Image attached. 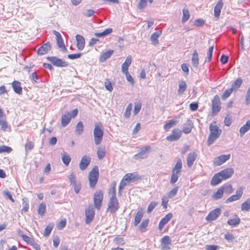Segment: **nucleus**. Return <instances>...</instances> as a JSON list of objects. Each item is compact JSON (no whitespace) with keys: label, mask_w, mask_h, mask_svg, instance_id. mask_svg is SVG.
<instances>
[{"label":"nucleus","mask_w":250,"mask_h":250,"mask_svg":"<svg viewBox=\"0 0 250 250\" xmlns=\"http://www.w3.org/2000/svg\"><path fill=\"white\" fill-rule=\"evenodd\" d=\"M61 156L63 163L66 166H68L71 160L70 156L65 152L62 153Z\"/></svg>","instance_id":"obj_32"},{"label":"nucleus","mask_w":250,"mask_h":250,"mask_svg":"<svg viewBox=\"0 0 250 250\" xmlns=\"http://www.w3.org/2000/svg\"><path fill=\"white\" fill-rule=\"evenodd\" d=\"M221 210L219 208H216L209 212L206 216V220L208 221H212L216 220L220 215Z\"/></svg>","instance_id":"obj_9"},{"label":"nucleus","mask_w":250,"mask_h":250,"mask_svg":"<svg viewBox=\"0 0 250 250\" xmlns=\"http://www.w3.org/2000/svg\"><path fill=\"white\" fill-rule=\"evenodd\" d=\"M223 189L220 187L216 192L212 195L211 197L214 200H218L223 197Z\"/></svg>","instance_id":"obj_34"},{"label":"nucleus","mask_w":250,"mask_h":250,"mask_svg":"<svg viewBox=\"0 0 250 250\" xmlns=\"http://www.w3.org/2000/svg\"><path fill=\"white\" fill-rule=\"evenodd\" d=\"M127 81L129 82L132 85L134 83V81L131 75L128 73H125Z\"/></svg>","instance_id":"obj_63"},{"label":"nucleus","mask_w":250,"mask_h":250,"mask_svg":"<svg viewBox=\"0 0 250 250\" xmlns=\"http://www.w3.org/2000/svg\"><path fill=\"white\" fill-rule=\"evenodd\" d=\"M213 50V46H211L209 47L208 50L207 52V57L206 61L207 62H210L212 59V53Z\"/></svg>","instance_id":"obj_48"},{"label":"nucleus","mask_w":250,"mask_h":250,"mask_svg":"<svg viewBox=\"0 0 250 250\" xmlns=\"http://www.w3.org/2000/svg\"><path fill=\"white\" fill-rule=\"evenodd\" d=\"M151 147L149 146L140 148L138 153L134 155L133 158L136 160L144 159L147 158Z\"/></svg>","instance_id":"obj_5"},{"label":"nucleus","mask_w":250,"mask_h":250,"mask_svg":"<svg viewBox=\"0 0 250 250\" xmlns=\"http://www.w3.org/2000/svg\"><path fill=\"white\" fill-rule=\"evenodd\" d=\"M83 131V125L82 122H79L76 127L75 132L78 135H81Z\"/></svg>","instance_id":"obj_37"},{"label":"nucleus","mask_w":250,"mask_h":250,"mask_svg":"<svg viewBox=\"0 0 250 250\" xmlns=\"http://www.w3.org/2000/svg\"><path fill=\"white\" fill-rule=\"evenodd\" d=\"M172 217V213H169L163 218L159 223V229L160 230H162L164 226L170 220Z\"/></svg>","instance_id":"obj_18"},{"label":"nucleus","mask_w":250,"mask_h":250,"mask_svg":"<svg viewBox=\"0 0 250 250\" xmlns=\"http://www.w3.org/2000/svg\"><path fill=\"white\" fill-rule=\"evenodd\" d=\"M47 59L50 62L54 65L57 67H65L67 66L68 63L65 61L61 59L56 57H48Z\"/></svg>","instance_id":"obj_8"},{"label":"nucleus","mask_w":250,"mask_h":250,"mask_svg":"<svg viewBox=\"0 0 250 250\" xmlns=\"http://www.w3.org/2000/svg\"><path fill=\"white\" fill-rule=\"evenodd\" d=\"M34 147V144L32 142H28L25 145L26 151L32 150Z\"/></svg>","instance_id":"obj_61"},{"label":"nucleus","mask_w":250,"mask_h":250,"mask_svg":"<svg viewBox=\"0 0 250 250\" xmlns=\"http://www.w3.org/2000/svg\"><path fill=\"white\" fill-rule=\"evenodd\" d=\"M132 57L131 55H128L126 58L125 62L122 65V72L125 74L128 72V67L131 63Z\"/></svg>","instance_id":"obj_20"},{"label":"nucleus","mask_w":250,"mask_h":250,"mask_svg":"<svg viewBox=\"0 0 250 250\" xmlns=\"http://www.w3.org/2000/svg\"><path fill=\"white\" fill-rule=\"evenodd\" d=\"M157 205V203H156L155 202H150V203L149 204V205L147 207V212L148 213H150V212H151Z\"/></svg>","instance_id":"obj_52"},{"label":"nucleus","mask_w":250,"mask_h":250,"mask_svg":"<svg viewBox=\"0 0 250 250\" xmlns=\"http://www.w3.org/2000/svg\"><path fill=\"white\" fill-rule=\"evenodd\" d=\"M221 109V102L219 96L216 95L212 100V114L216 115Z\"/></svg>","instance_id":"obj_6"},{"label":"nucleus","mask_w":250,"mask_h":250,"mask_svg":"<svg viewBox=\"0 0 250 250\" xmlns=\"http://www.w3.org/2000/svg\"><path fill=\"white\" fill-rule=\"evenodd\" d=\"M223 180H226L230 178L234 173L233 168H227L219 172Z\"/></svg>","instance_id":"obj_17"},{"label":"nucleus","mask_w":250,"mask_h":250,"mask_svg":"<svg viewBox=\"0 0 250 250\" xmlns=\"http://www.w3.org/2000/svg\"><path fill=\"white\" fill-rule=\"evenodd\" d=\"M54 225L53 224H49L45 229L44 231V235L45 236H48L53 229Z\"/></svg>","instance_id":"obj_47"},{"label":"nucleus","mask_w":250,"mask_h":250,"mask_svg":"<svg viewBox=\"0 0 250 250\" xmlns=\"http://www.w3.org/2000/svg\"><path fill=\"white\" fill-rule=\"evenodd\" d=\"M97 153L98 158L102 159L105 155V147L104 146L98 147Z\"/></svg>","instance_id":"obj_38"},{"label":"nucleus","mask_w":250,"mask_h":250,"mask_svg":"<svg viewBox=\"0 0 250 250\" xmlns=\"http://www.w3.org/2000/svg\"><path fill=\"white\" fill-rule=\"evenodd\" d=\"M183 15L182 17V21L183 23H184L186 21H187L190 17V14L187 8L183 9Z\"/></svg>","instance_id":"obj_40"},{"label":"nucleus","mask_w":250,"mask_h":250,"mask_svg":"<svg viewBox=\"0 0 250 250\" xmlns=\"http://www.w3.org/2000/svg\"><path fill=\"white\" fill-rule=\"evenodd\" d=\"M112 32V28H107L101 33H96L94 35L97 37H102L107 36Z\"/></svg>","instance_id":"obj_39"},{"label":"nucleus","mask_w":250,"mask_h":250,"mask_svg":"<svg viewBox=\"0 0 250 250\" xmlns=\"http://www.w3.org/2000/svg\"><path fill=\"white\" fill-rule=\"evenodd\" d=\"M91 162V158L87 155L83 156L79 164V167L82 170H85Z\"/></svg>","instance_id":"obj_15"},{"label":"nucleus","mask_w":250,"mask_h":250,"mask_svg":"<svg viewBox=\"0 0 250 250\" xmlns=\"http://www.w3.org/2000/svg\"><path fill=\"white\" fill-rule=\"evenodd\" d=\"M219 246L214 245H206L205 247L206 250H217Z\"/></svg>","instance_id":"obj_60"},{"label":"nucleus","mask_w":250,"mask_h":250,"mask_svg":"<svg viewBox=\"0 0 250 250\" xmlns=\"http://www.w3.org/2000/svg\"><path fill=\"white\" fill-rule=\"evenodd\" d=\"M76 175H75V174L73 172H72L69 175V176L68 177V179L69 180V182L71 183V184H72V185L77 182V181H76Z\"/></svg>","instance_id":"obj_58"},{"label":"nucleus","mask_w":250,"mask_h":250,"mask_svg":"<svg viewBox=\"0 0 250 250\" xmlns=\"http://www.w3.org/2000/svg\"><path fill=\"white\" fill-rule=\"evenodd\" d=\"M57 42L58 46L62 48L63 51H67V49L65 46L62 39H60V40H58Z\"/></svg>","instance_id":"obj_53"},{"label":"nucleus","mask_w":250,"mask_h":250,"mask_svg":"<svg viewBox=\"0 0 250 250\" xmlns=\"http://www.w3.org/2000/svg\"><path fill=\"white\" fill-rule=\"evenodd\" d=\"M233 91L232 88L228 89L225 91L223 95H222V99L223 100H226L232 93Z\"/></svg>","instance_id":"obj_49"},{"label":"nucleus","mask_w":250,"mask_h":250,"mask_svg":"<svg viewBox=\"0 0 250 250\" xmlns=\"http://www.w3.org/2000/svg\"><path fill=\"white\" fill-rule=\"evenodd\" d=\"M114 51L113 50H109L103 53L100 57V61L102 62H105L107 59L109 58L113 54Z\"/></svg>","instance_id":"obj_31"},{"label":"nucleus","mask_w":250,"mask_h":250,"mask_svg":"<svg viewBox=\"0 0 250 250\" xmlns=\"http://www.w3.org/2000/svg\"><path fill=\"white\" fill-rule=\"evenodd\" d=\"M222 180H223V179L220 173L218 172L213 176L210 182V184L212 186H215L220 184Z\"/></svg>","instance_id":"obj_26"},{"label":"nucleus","mask_w":250,"mask_h":250,"mask_svg":"<svg viewBox=\"0 0 250 250\" xmlns=\"http://www.w3.org/2000/svg\"><path fill=\"white\" fill-rule=\"evenodd\" d=\"M243 194V188H239L236 191V194L233 195L228 198L225 203L226 204L229 203L230 202L238 200L242 197Z\"/></svg>","instance_id":"obj_14"},{"label":"nucleus","mask_w":250,"mask_h":250,"mask_svg":"<svg viewBox=\"0 0 250 250\" xmlns=\"http://www.w3.org/2000/svg\"><path fill=\"white\" fill-rule=\"evenodd\" d=\"M210 134L208 137L207 144L208 146L212 145L222 133V130L215 124H211L209 125Z\"/></svg>","instance_id":"obj_1"},{"label":"nucleus","mask_w":250,"mask_h":250,"mask_svg":"<svg viewBox=\"0 0 250 250\" xmlns=\"http://www.w3.org/2000/svg\"><path fill=\"white\" fill-rule=\"evenodd\" d=\"M72 185H73V186L74 187V189L75 192L76 193H78L81 189V186L80 183L79 182H77Z\"/></svg>","instance_id":"obj_56"},{"label":"nucleus","mask_w":250,"mask_h":250,"mask_svg":"<svg viewBox=\"0 0 250 250\" xmlns=\"http://www.w3.org/2000/svg\"><path fill=\"white\" fill-rule=\"evenodd\" d=\"M230 154L221 155L215 158L213 161V165L216 166H219L226 162L230 158Z\"/></svg>","instance_id":"obj_13"},{"label":"nucleus","mask_w":250,"mask_h":250,"mask_svg":"<svg viewBox=\"0 0 250 250\" xmlns=\"http://www.w3.org/2000/svg\"><path fill=\"white\" fill-rule=\"evenodd\" d=\"M179 88L178 90V92L179 94H182L187 89V84L185 81H182L179 82Z\"/></svg>","instance_id":"obj_35"},{"label":"nucleus","mask_w":250,"mask_h":250,"mask_svg":"<svg viewBox=\"0 0 250 250\" xmlns=\"http://www.w3.org/2000/svg\"><path fill=\"white\" fill-rule=\"evenodd\" d=\"M119 208V202L117 197H111L108 204L107 209L110 213L116 212Z\"/></svg>","instance_id":"obj_7"},{"label":"nucleus","mask_w":250,"mask_h":250,"mask_svg":"<svg viewBox=\"0 0 250 250\" xmlns=\"http://www.w3.org/2000/svg\"><path fill=\"white\" fill-rule=\"evenodd\" d=\"M240 222V220L239 218L236 215L233 218L229 219L228 220V224L232 227H236L239 224Z\"/></svg>","instance_id":"obj_33"},{"label":"nucleus","mask_w":250,"mask_h":250,"mask_svg":"<svg viewBox=\"0 0 250 250\" xmlns=\"http://www.w3.org/2000/svg\"><path fill=\"white\" fill-rule=\"evenodd\" d=\"M223 189V192L228 194H231L233 192V188L230 185H226L221 187Z\"/></svg>","instance_id":"obj_44"},{"label":"nucleus","mask_w":250,"mask_h":250,"mask_svg":"<svg viewBox=\"0 0 250 250\" xmlns=\"http://www.w3.org/2000/svg\"><path fill=\"white\" fill-rule=\"evenodd\" d=\"M182 167V160L181 159H179L177 161V163L175 164V165L173 169L181 172Z\"/></svg>","instance_id":"obj_51"},{"label":"nucleus","mask_w":250,"mask_h":250,"mask_svg":"<svg viewBox=\"0 0 250 250\" xmlns=\"http://www.w3.org/2000/svg\"><path fill=\"white\" fill-rule=\"evenodd\" d=\"M250 103V87L248 89L246 96V104L248 105Z\"/></svg>","instance_id":"obj_64"},{"label":"nucleus","mask_w":250,"mask_h":250,"mask_svg":"<svg viewBox=\"0 0 250 250\" xmlns=\"http://www.w3.org/2000/svg\"><path fill=\"white\" fill-rule=\"evenodd\" d=\"M177 123V121L176 120H170L168 123L164 125V128L166 130H168L170 128L175 125Z\"/></svg>","instance_id":"obj_45"},{"label":"nucleus","mask_w":250,"mask_h":250,"mask_svg":"<svg viewBox=\"0 0 250 250\" xmlns=\"http://www.w3.org/2000/svg\"><path fill=\"white\" fill-rule=\"evenodd\" d=\"M141 107H142V105H141V104H140V103L135 104L134 111H133V113L135 115H137L139 113V112L141 110Z\"/></svg>","instance_id":"obj_62"},{"label":"nucleus","mask_w":250,"mask_h":250,"mask_svg":"<svg viewBox=\"0 0 250 250\" xmlns=\"http://www.w3.org/2000/svg\"><path fill=\"white\" fill-rule=\"evenodd\" d=\"M148 1L151 3L153 2V0H140L138 8L140 9H144L146 6Z\"/></svg>","instance_id":"obj_42"},{"label":"nucleus","mask_w":250,"mask_h":250,"mask_svg":"<svg viewBox=\"0 0 250 250\" xmlns=\"http://www.w3.org/2000/svg\"><path fill=\"white\" fill-rule=\"evenodd\" d=\"M242 83V81L241 79H237L235 83L232 84V87L233 88H237L240 86Z\"/></svg>","instance_id":"obj_59"},{"label":"nucleus","mask_w":250,"mask_h":250,"mask_svg":"<svg viewBox=\"0 0 250 250\" xmlns=\"http://www.w3.org/2000/svg\"><path fill=\"white\" fill-rule=\"evenodd\" d=\"M178 190V187H175L172 189L168 193V197L172 198L176 195Z\"/></svg>","instance_id":"obj_57"},{"label":"nucleus","mask_w":250,"mask_h":250,"mask_svg":"<svg viewBox=\"0 0 250 250\" xmlns=\"http://www.w3.org/2000/svg\"><path fill=\"white\" fill-rule=\"evenodd\" d=\"M77 41V46L79 50H82L84 47L85 40L84 38L80 35L76 36Z\"/></svg>","instance_id":"obj_23"},{"label":"nucleus","mask_w":250,"mask_h":250,"mask_svg":"<svg viewBox=\"0 0 250 250\" xmlns=\"http://www.w3.org/2000/svg\"><path fill=\"white\" fill-rule=\"evenodd\" d=\"M149 220L148 219H146L142 221L139 226V229L141 232H144L146 230V229L148 226Z\"/></svg>","instance_id":"obj_36"},{"label":"nucleus","mask_w":250,"mask_h":250,"mask_svg":"<svg viewBox=\"0 0 250 250\" xmlns=\"http://www.w3.org/2000/svg\"><path fill=\"white\" fill-rule=\"evenodd\" d=\"M181 134V131L178 128H175L172 130L171 134L167 136L166 139L168 141H175L180 138Z\"/></svg>","instance_id":"obj_12"},{"label":"nucleus","mask_w":250,"mask_h":250,"mask_svg":"<svg viewBox=\"0 0 250 250\" xmlns=\"http://www.w3.org/2000/svg\"><path fill=\"white\" fill-rule=\"evenodd\" d=\"M144 213V212L143 211L142 208L138 209L134 218V225L135 226H138V225L140 223L142 218L143 217Z\"/></svg>","instance_id":"obj_24"},{"label":"nucleus","mask_w":250,"mask_h":250,"mask_svg":"<svg viewBox=\"0 0 250 250\" xmlns=\"http://www.w3.org/2000/svg\"><path fill=\"white\" fill-rule=\"evenodd\" d=\"M250 129V120L246 122V124L243 125L239 129L240 135L242 137Z\"/></svg>","instance_id":"obj_30"},{"label":"nucleus","mask_w":250,"mask_h":250,"mask_svg":"<svg viewBox=\"0 0 250 250\" xmlns=\"http://www.w3.org/2000/svg\"><path fill=\"white\" fill-rule=\"evenodd\" d=\"M12 87L15 92L18 94L22 93V87L21 86V83L19 81H14L12 83Z\"/></svg>","instance_id":"obj_28"},{"label":"nucleus","mask_w":250,"mask_h":250,"mask_svg":"<svg viewBox=\"0 0 250 250\" xmlns=\"http://www.w3.org/2000/svg\"><path fill=\"white\" fill-rule=\"evenodd\" d=\"M197 153L195 151H192L190 152L187 157V163L188 167H191L197 158Z\"/></svg>","instance_id":"obj_19"},{"label":"nucleus","mask_w":250,"mask_h":250,"mask_svg":"<svg viewBox=\"0 0 250 250\" xmlns=\"http://www.w3.org/2000/svg\"><path fill=\"white\" fill-rule=\"evenodd\" d=\"M78 113L77 109L72 110L71 113L66 112L62 115L61 125L62 127H65L70 123L72 118L76 117Z\"/></svg>","instance_id":"obj_4"},{"label":"nucleus","mask_w":250,"mask_h":250,"mask_svg":"<svg viewBox=\"0 0 250 250\" xmlns=\"http://www.w3.org/2000/svg\"><path fill=\"white\" fill-rule=\"evenodd\" d=\"M12 151V148L10 147L5 146H0V153L8 152L9 153Z\"/></svg>","instance_id":"obj_55"},{"label":"nucleus","mask_w":250,"mask_h":250,"mask_svg":"<svg viewBox=\"0 0 250 250\" xmlns=\"http://www.w3.org/2000/svg\"><path fill=\"white\" fill-rule=\"evenodd\" d=\"M171 244V240L169 236L165 235L161 240V247L162 250H169L170 248L169 245Z\"/></svg>","instance_id":"obj_11"},{"label":"nucleus","mask_w":250,"mask_h":250,"mask_svg":"<svg viewBox=\"0 0 250 250\" xmlns=\"http://www.w3.org/2000/svg\"><path fill=\"white\" fill-rule=\"evenodd\" d=\"M161 34L162 31L160 30L153 33L151 35L150 37V40L154 45H156L159 44L158 38L160 36Z\"/></svg>","instance_id":"obj_29"},{"label":"nucleus","mask_w":250,"mask_h":250,"mask_svg":"<svg viewBox=\"0 0 250 250\" xmlns=\"http://www.w3.org/2000/svg\"><path fill=\"white\" fill-rule=\"evenodd\" d=\"M103 199V194L101 191H98L94 193V206L97 209H100Z\"/></svg>","instance_id":"obj_10"},{"label":"nucleus","mask_w":250,"mask_h":250,"mask_svg":"<svg viewBox=\"0 0 250 250\" xmlns=\"http://www.w3.org/2000/svg\"><path fill=\"white\" fill-rule=\"evenodd\" d=\"M93 135L95 145L97 146L100 145L104 135L103 127L101 123H98L95 124Z\"/></svg>","instance_id":"obj_2"},{"label":"nucleus","mask_w":250,"mask_h":250,"mask_svg":"<svg viewBox=\"0 0 250 250\" xmlns=\"http://www.w3.org/2000/svg\"><path fill=\"white\" fill-rule=\"evenodd\" d=\"M85 223L89 224L93 220L95 215V211L93 208H87L85 211Z\"/></svg>","instance_id":"obj_16"},{"label":"nucleus","mask_w":250,"mask_h":250,"mask_svg":"<svg viewBox=\"0 0 250 250\" xmlns=\"http://www.w3.org/2000/svg\"><path fill=\"white\" fill-rule=\"evenodd\" d=\"M132 108V104L130 103L128 104L126 108L125 113H124V117L125 118L128 119L130 117Z\"/></svg>","instance_id":"obj_46"},{"label":"nucleus","mask_w":250,"mask_h":250,"mask_svg":"<svg viewBox=\"0 0 250 250\" xmlns=\"http://www.w3.org/2000/svg\"><path fill=\"white\" fill-rule=\"evenodd\" d=\"M192 128V123L191 121L188 120L183 125L182 131L185 134H188L191 132Z\"/></svg>","instance_id":"obj_25"},{"label":"nucleus","mask_w":250,"mask_h":250,"mask_svg":"<svg viewBox=\"0 0 250 250\" xmlns=\"http://www.w3.org/2000/svg\"><path fill=\"white\" fill-rule=\"evenodd\" d=\"M50 49V44L49 42H47L38 49L37 53L39 55H43L46 54Z\"/></svg>","instance_id":"obj_21"},{"label":"nucleus","mask_w":250,"mask_h":250,"mask_svg":"<svg viewBox=\"0 0 250 250\" xmlns=\"http://www.w3.org/2000/svg\"><path fill=\"white\" fill-rule=\"evenodd\" d=\"M99 168L98 167L95 166L89 173L88 179L89 186L91 188H94L96 185L99 178Z\"/></svg>","instance_id":"obj_3"},{"label":"nucleus","mask_w":250,"mask_h":250,"mask_svg":"<svg viewBox=\"0 0 250 250\" xmlns=\"http://www.w3.org/2000/svg\"><path fill=\"white\" fill-rule=\"evenodd\" d=\"M241 209L243 211H249L250 210V198L248 199L241 205Z\"/></svg>","instance_id":"obj_41"},{"label":"nucleus","mask_w":250,"mask_h":250,"mask_svg":"<svg viewBox=\"0 0 250 250\" xmlns=\"http://www.w3.org/2000/svg\"><path fill=\"white\" fill-rule=\"evenodd\" d=\"M223 6V2L222 0H219L214 8V15L216 18H218L220 15L221 9Z\"/></svg>","instance_id":"obj_22"},{"label":"nucleus","mask_w":250,"mask_h":250,"mask_svg":"<svg viewBox=\"0 0 250 250\" xmlns=\"http://www.w3.org/2000/svg\"><path fill=\"white\" fill-rule=\"evenodd\" d=\"M95 13V11L94 10L88 9L83 12V15L85 17H90L93 16Z\"/></svg>","instance_id":"obj_54"},{"label":"nucleus","mask_w":250,"mask_h":250,"mask_svg":"<svg viewBox=\"0 0 250 250\" xmlns=\"http://www.w3.org/2000/svg\"><path fill=\"white\" fill-rule=\"evenodd\" d=\"M46 210V204L44 203H41L38 208V213L41 216H43Z\"/></svg>","instance_id":"obj_43"},{"label":"nucleus","mask_w":250,"mask_h":250,"mask_svg":"<svg viewBox=\"0 0 250 250\" xmlns=\"http://www.w3.org/2000/svg\"><path fill=\"white\" fill-rule=\"evenodd\" d=\"M199 59L198 52L196 50H194L193 51L191 59V62L193 66L195 68H197L199 64Z\"/></svg>","instance_id":"obj_27"},{"label":"nucleus","mask_w":250,"mask_h":250,"mask_svg":"<svg viewBox=\"0 0 250 250\" xmlns=\"http://www.w3.org/2000/svg\"><path fill=\"white\" fill-rule=\"evenodd\" d=\"M21 237L22 238L23 240L24 241H25L27 244H30V245H32V244L34 242V240L33 238L29 237L26 235H22Z\"/></svg>","instance_id":"obj_50"}]
</instances>
